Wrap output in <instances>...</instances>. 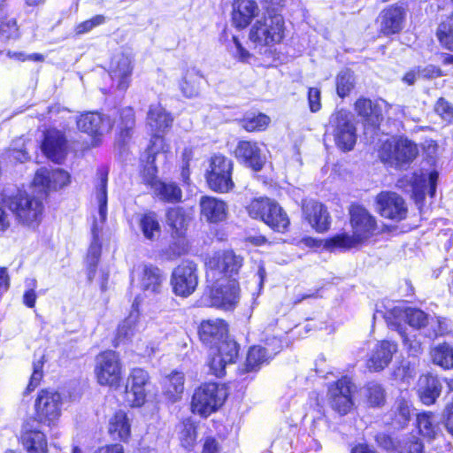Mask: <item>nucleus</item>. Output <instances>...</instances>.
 Returning a JSON list of instances; mask_svg holds the SVG:
<instances>
[{"label": "nucleus", "mask_w": 453, "mask_h": 453, "mask_svg": "<svg viewBox=\"0 0 453 453\" xmlns=\"http://www.w3.org/2000/svg\"><path fill=\"white\" fill-rule=\"evenodd\" d=\"M173 118L160 104H151L147 113V126L154 134L153 140L162 138L161 134L165 133L172 126Z\"/></svg>", "instance_id": "26"}, {"label": "nucleus", "mask_w": 453, "mask_h": 453, "mask_svg": "<svg viewBox=\"0 0 453 453\" xmlns=\"http://www.w3.org/2000/svg\"><path fill=\"white\" fill-rule=\"evenodd\" d=\"M22 443L27 453H48V445L43 433L34 429L30 422L23 426Z\"/></svg>", "instance_id": "33"}, {"label": "nucleus", "mask_w": 453, "mask_h": 453, "mask_svg": "<svg viewBox=\"0 0 453 453\" xmlns=\"http://www.w3.org/2000/svg\"><path fill=\"white\" fill-rule=\"evenodd\" d=\"M226 389L216 383H206L196 389L191 402V410L202 417H208L225 402Z\"/></svg>", "instance_id": "9"}, {"label": "nucleus", "mask_w": 453, "mask_h": 453, "mask_svg": "<svg viewBox=\"0 0 453 453\" xmlns=\"http://www.w3.org/2000/svg\"><path fill=\"white\" fill-rule=\"evenodd\" d=\"M76 125L80 131L93 139V145L96 146L100 138L111 130L113 122L108 115L89 111L77 117Z\"/></svg>", "instance_id": "14"}, {"label": "nucleus", "mask_w": 453, "mask_h": 453, "mask_svg": "<svg viewBox=\"0 0 453 453\" xmlns=\"http://www.w3.org/2000/svg\"><path fill=\"white\" fill-rule=\"evenodd\" d=\"M395 415L396 423H398L401 426L406 424L411 417L409 404L403 400L398 401L396 403V410Z\"/></svg>", "instance_id": "59"}, {"label": "nucleus", "mask_w": 453, "mask_h": 453, "mask_svg": "<svg viewBox=\"0 0 453 453\" xmlns=\"http://www.w3.org/2000/svg\"><path fill=\"white\" fill-rule=\"evenodd\" d=\"M242 257L231 250L217 252L206 262V281L215 282L220 279H235L242 266Z\"/></svg>", "instance_id": "8"}, {"label": "nucleus", "mask_w": 453, "mask_h": 453, "mask_svg": "<svg viewBox=\"0 0 453 453\" xmlns=\"http://www.w3.org/2000/svg\"><path fill=\"white\" fill-rule=\"evenodd\" d=\"M133 65L130 58L125 54H118L113 57L110 64L109 74L116 88L125 92L131 81Z\"/></svg>", "instance_id": "20"}, {"label": "nucleus", "mask_w": 453, "mask_h": 453, "mask_svg": "<svg viewBox=\"0 0 453 453\" xmlns=\"http://www.w3.org/2000/svg\"><path fill=\"white\" fill-rule=\"evenodd\" d=\"M62 403V396L58 391L41 390L35 401L38 420L47 426L55 424L61 415Z\"/></svg>", "instance_id": "13"}, {"label": "nucleus", "mask_w": 453, "mask_h": 453, "mask_svg": "<svg viewBox=\"0 0 453 453\" xmlns=\"http://www.w3.org/2000/svg\"><path fill=\"white\" fill-rule=\"evenodd\" d=\"M109 433L114 439L127 440L130 435L129 419L123 411H119L110 418Z\"/></svg>", "instance_id": "39"}, {"label": "nucleus", "mask_w": 453, "mask_h": 453, "mask_svg": "<svg viewBox=\"0 0 453 453\" xmlns=\"http://www.w3.org/2000/svg\"><path fill=\"white\" fill-rule=\"evenodd\" d=\"M139 227L143 236L148 240L153 241L160 236L161 226L157 214L153 211H148L141 215Z\"/></svg>", "instance_id": "41"}, {"label": "nucleus", "mask_w": 453, "mask_h": 453, "mask_svg": "<svg viewBox=\"0 0 453 453\" xmlns=\"http://www.w3.org/2000/svg\"><path fill=\"white\" fill-rule=\"evenodd\" d=\"M364 395L367 403L372 407H380L385 403V390L376 382L368 383L364 388Z\"/></svg>", "instance_id": "47"}, {"label": "nucleus", "mask_w": 453, "mask_h": 453, "mask_svg": "<svg viewBox=\"0 0 453 453\" xmlns=\"http://www.w3.org/2000/svg\"><path fill=\"white\" fill-rule=\"evenodd\" d=\"M404 10L401 6H391L383 10L379 17L380 31L384 35L398 33L403 28Z\"/></svg>", "instance_id": "32"}, {"label": "nucleus", "mask_w": 453, "mask_h": 453, "mask_svg": "<svg viewBox=\"0 0 453 453\" xmlns=\"http://www.w3.org/2000/svg\"><path fill=\"white\" fill-rule=\"evenodd\" d=\"M234 155L238 160L256 172L263 168L266 160L257 142L252 141H240L234 150Z\"/></svg>", "instance_id": "21"}, {"label": "nucleus", "mask_w": 453, "mask_h": 453, "mask_svg": "<svg viewBox=\"0 0 453 453\" xmlns=\"http://www.w3.org/2000/svg\"><path fill=\"white\" fill-rule=\"evenodd\" d=\"M96 198L98 203L99 221L95 219L92 226V242L89 245L87 255V265L88 270V280L95 276L96 269L101 256L100 233L102 226L107 219V174L102 173L100 182L96 186Z\"/></svg>", "instance_id": "2"}, {"label": "nucleus", "mask_w": 453, "mask_h": 453, "mask_svg": "<svg viewBox=\"0 0 453 453\" xmlns=\"http://www.w3.org/2000/svg\"><path fill=\"white\" fill-rule=\"evenodd\" d=\"M353 234L342 233L326 241L325 247L330 250L354 248L372 237L377 229L375 218L364 207L352 205L349 209Z\"/></svg>", "instance_id": "1"}, {"label": "nucleus", "mask_w": 453, "mask_h": 453, "mask_svg": "<svg viewBox=\"0 0 453 453\" xmlns=\"http://www.w3.org/2000/svg\"><path fill=\"white\" fill-rule=\"evenodd\" d=\"M190 217L183 208H170L166 212V223L172 230V234L181 236L187 230Z\"/></svg>", "instance_id": "35"}, {"label": "nucleus", "mask_w": 453, "mask_h": 453, "mask_svg": "<svg viewBox=\"0 0 453 453\" xmlns=\"http://www.w3.org/2000/svg\"><path fill=\"white\" fill-rule=\"evenodd\" d=\"M418 153L415 143L406 138H392L384 142L379 150V157L388 165L402 168L411 164Z\"/></svg>", "instance_id": "4"}, {"label": "nucleus", "mask_w": 453, "mask_h": 453, "mask_svg": "<svg viewBox=\"0 0 453 453\" xmlns=\"http://www.w3.org/2000/svg\"><path fill=\"white\" fill-rule=\"evenodd\" d=\"M70 181V175L62 169L48 170L41 168L35 173L34 185L42 190H57L66 186Z\"/></svg>", "instance_id": "24"}, {"label": "nucleus", "mask_w": 453, "mask_h": 453, "mask_svg": "<svg viewBox=\"0 0 453 453\" xmlns=\"http://www.w3.org/2000/svg\"><path fill=\"white\" fill-rule=\"evenodd\" d=\"M213 348L217 353H219L231 364L234 363L238 357L239 349L237 343L233 340L227 339V337L224 338Z\"/></svg>", "instance_id": "49"}, {"label": "nucleus", "mask_w": 453, "mask_h": 453, "mask_svg": "<svg viewBox=\"0 0 453 453\" xmlns=\"http://www.w3.org/2000/svg\"><path fill=\"white\" fill-rule=\"evenodd\" d=\"M196 265L185 261L178 265L172 273L171 283L174 293L180 296H190L198 285Z\"/></svg>", "instance_id": "17"}, {"label": "nucleus", "mask_w": 453, "mask_h": 453, "mask_svg": "<svg viewBox=\"0 0 453 453\" xmlns=\"http://www.w3.org/2000/svg\"><path fill=\"white\" fill-rule=\"evenodd\" d=\"M436 35L443 47L453 50V12L438 26Z\"/></svg>", "instance_id": "46"}, {"label": "nucleus", "mask_w": 453, "mask_h": 453, "mask_svg": "<svg viewBox=\"0 0 453 453\" xmlns=\"http://www.w3.org/2000/svg\"><path fill=\"white\" fill-rule=\"evenodd\" d=\"M355 389V385L347 377L331 384L327 393L331 407L341 415L347 414L354 404L352 395Z\"/></svg>", "instance_id": "16"}, {"label": "nucleus", "mask_w": 453, "mask_h": 453, "mask_svg": "<svg viewBox=\"0 0 453 453\" xmlns=\"http://www.w3.org/2000/svg\"><path fill=\"white\" fill-rule=\"evenodd\" d=\"M202 76L195 70H188L180 82V89L186 97H195L199 95Z\"/></svg>", "instance_id": "44"}, {"label": "nucleus", "mask_w": 453, "mask_h": 453, "mask_svg": "<svg viewBox=\"0 0 453 453\" xmlns=\"http://www.w3.org/2000/svg\"><path fill=\"white\" fill-rule=\"evenodd\" d=\"M207 284L211 306L224 311H232L237 306L241 290L235 279H220Z\"/></svg>", "instance_id": "10"}, {"label": "nucleus", "mask_w": 453, "mask_h": 453, "mask_svg": "<svg viewBox=\"0 0 453 453\" xmlns=\"http://www.w3.org/2000/svg\"><path fill=\"white\" fill-rule=\"evenodd\" d=\"M399 453H423V444L416 435L411 434L400 442Z\"/></svg>", "instance_id": "53"}, {"label": "nucleus", "mask_w": 453, "mask_h": 453, "mask_svg": "<svg viewBox=\"0 0 453 453\" xmlns=\"http://www.w3.org/2000/svg\"><path fill=\"white\" fill-rule=\"evenodd\" d=\"M142 325L139 321V311L133 304V310L130 311L128 317L125 319L119 326L117 331V340L124 342L133 337L136 332H139Z\"/></svg>", "instance_id": "37"}, {"label": "nucleus", "mask_w": 453, "mask_h": 453, "mask_svg": "<svg viewBox=\"0 0 453 453\" xmlns=\"http://www.w3.org/2000/svg\"><path fill=\"white\" fill-rule=\"evenodd\" d=\"M26 287L27 289L23 295V303L26 306L33 308L36 302L35 288L37 287V281L35 279H27L26 280Z\"/></svg>", "instance_id": "56"}, {"label": "nucleus", "mask_w": 453, "mask_h": 453, "mask_svg": "<svg viewBox=\"0 0 453 453\" xmlns=\"http://www.w3.org/2000/svg\"><path fill=\"white\" fill-rule=\"evenodd\" d=\"M120 123L118 127L122 135H128V131L134 126V111L130 107H126L119 111Z\"/></svg>", "instance_id": "51"}, {"label": "nucleus", "mask_w": 453, "mask_h": 453, "mask_svg": "<svg viewBox=\"0 0 453 453\" xmlns=\"http://www.w3.org/2000/svg\"><path fill=\"white\" fill-rule=\"evenodd\" d=\"M165 394L172 402L180 398L184 390V375L179 372H173L164 380Z\"/></svg>", "instance_id": "43"}, {"label": "nucleus", "mask_w": 453, "mask_h": 453, "mask_svg": "<svg viewBox=\"0 0 453 453\" xmlns=\"http://www.w3.org/2000/svg\"><path fill=\"white\" fill-rule=\"evenodd\" d=\"M196 439L195 427L192 425L185 426L181 431L180 441L185 448L191 447Z\"/></svg>", "instance_id": "61"}, {"label": "nucleus", "mask_w": 453, "mask_h": 453, "mask_svg": "<svg viewBox=\"0 0 453 453\" xmlns=\"http://www.w3.org/2000/svg\"><path fill=\"white\" fill-rule=\"evenodd\" d=\"M435 111L447 122L453 121V106L443 97L438 99Z\"/></svg>", "instance_id": "58"}, {"label": "nucleus", "mask_w": 453, "mask_h": 453, "mask_svg": "<svg viewBox=\"0 0 453 453\" xmlns=\"http://www.w3.org/2000/svg\"><path fill=\"white\" fill-rule=\"evenodd\" d=\"M265 345V347L253 346L250 349L246 359L248 371L256 370L282 349L281 342L278 338H273L272 342H266Z\"/></svg>", "instance_id": "29"}, {"label": "nucleus", "mask_w": 453, "mask_h": 453, "mask_svg": "<svg viewBox=\"0 0 453 453\" xmlns=\"http://www.w3.org/2000/svg\"><path fill=\"white\" fill-rule=\"evenodd\" d=\"M270 119L265 114H258L243 119L242 127L249 132L264 130L269 124Z\"/></svg>", "instance_id": "50"}, {"label": "nucleus", "mask_w": 453, "mask_h": 453, "mask_svg": "<svg viewBox=\"0 0 453 453\" xmlns=\"http://www.w3.org/2000/svg\"><path fill=\"white\" fill-rule=\"evenodd\" d=\"M388 324L400 327V320L404 319L414 328H422L428 324L429 316L422 310L412 307H405L404 303H399L388 308L384 315Z\"/></svg>", "instance_id": "15"}, {"label": "nucleus", "mask_w": 453, "mask_h": 453, "mask_svg": "<svg viewBox=\"0 0 453 453\" xmlns=\"http://www.w3.org/2000/svg\"><path fill=\"white\" fill-rule=\"evenodd\" d=\"M424 385L419 389V396L423 403L433 404L441 392V383L439 379L427 376L422 382Z\"/></svg>", "instance_id": "42"}, {"label": "nucleus", "mask_w": 453, "mask_h": 453, "mask_svg": "<svg viewBox=\"0 0 453 453\" xmlns=\"http://www.w3.org/2000/svg\"><path fill=\"white\" fill-rule=\"evenodd\" d=\"M7 56L10 58L17 59L19 61H26V60H31V61H36V62H42L44 60V58L42 54L39 53H33L30 55H25L23 52H17V51H8Z\"/></svg>", "instance_id": "63"}, {"label": "nucleus", "mask_w": 453, "mask_h": 453, "mask_svg": "<svg viewBox=\"0 0 453 453\" xmlns=\"http://www.w3.org/2000/svg\"><path fill=\"white\" fill-rule=\"evenodd\" d=\"M284 33L283 17L278 13H268L251 25L249 39L256 47L271 46L280 42L284 38Z\"/></svg>", "instance_id": "3"}, {"label": "nucleus", "mask_w": 453, "mask_h": 453, "mask_svg": "<svg viewBox=\"0 0 453 453\" xmlns=\"http://www.w3.org/2000/svg\"><path fill=\"white\" fill-rule=\"evenodd\" d=\"M4 203L22 225L31 228H35L39 225L43 210L40 199L19 192L16 196L4 198Z\"/></svg>", "instance_id": "5"}, {"label": "nucleus", "mask_w": 453, "mask_h": 453, "mask_svg": "<svg viewBox=\"0 0 453 453\" xmlns=\"http://www.w3.org/2000/svg\"><path fill=\"white\" fill-rule=\"evenodd\" d=\"M211 355L212 356L209 363L211 371L217 377H220L224 374L226 365L231 363L226 361V358L217 353L214 348L211 349Z\"/></svg>", "instance_id": "55"}, {"label": "nucleus", "mask_w": 453, "mask_h": 453, "mask_svg": "<svg viewBox=\"0 0 453 453\" xmlns=\"http://www.w3.org/2000/svg\"><path fill=\"white\" fill-rule=\"evenodd\" d=\"M259 12L257 4L253 0H235L233 4L232 21L238 28L246 27Z\"/></svg>", "instance_id": "31"}, {"label": "nucleus", "mask_w": 453, "mask_h": 453, "mask_svg": "<svg viewBox=\"0 0 453 453\" xmlns=\"http://www.w3.org/2000/svg\"><path fill=\"white\" fill-rule=\"evenodd\" d=\"M355 87L354 73L345 69L339 73L336 77V91L340 97L347 96Z\"/></svg>", "instance_id": "48"}, {"label": "nucleus", "mask_w": 453, "mask_h": 453, "mask_svg": "<svg viewBox=\"0 0 453 453\" xmlns=\"http://www.w3.org/2000/svg\"><path fill=\"white\" fill-rule=\"evenodd\" d=\"M321 93L320 90L317 88H311L308 92V101H309V106L310 110L312 112H316L320 110L321 108Z\"/></svg>", "instance_id": "60"}, {"label": "nucleus", "mask_w": 453, "mask_h": 453, "mask_svg": "<svg viewBox=\"0 0 453 453\" xmlns=\"http://www.w3.org/2000/svg\"><path fill=\"white\" fill-rule=\"evenodd\" d=\"M233 162L228 157L219 154L211 157L206 173L207 183L211 189L225 193L234 187L232 180Z\"/></svg>", "instance_id": "12"}, {"label": "nucleus", "mask_w": 453, "mask_h": 453, "mask_svg": "<svg viewBox=\"0 0 453 453\" xmlns=\"http://www.w3.org/2000/svg\"><path fill=\"white\" fill-rule=\"evenodd\" d=\"M355 111L365 121L372 126L377 125L382 118L379 106L367 98L357 99L355 103Z\"/></svg>", "instance_id": "40"}, {"label": "nucleus", "mask_w": 453, "mask_h": 453, "mask_svg": "<svg viewBox=\"0 0 453 453\" xmlns=\"http://www.w3.org/2000/svg\"><path fill=\"white\" fill-rule=\"evenodd\" d=\"M201 215L210 223L224 221L227 217V204L213 196H202L200 199Z\"/></svg>", "instance_id": "30"}, {"label": "nucleus", "mask_w": 453, "mask_h": 453, "mask_svg": "<svg viewBox=\"0 0 453 453\" xmlns=\"http://www.w3.org/2000/svg\"><path fill=\"white\" fill-rule=\"evenodd\" d=\"M228 326L225 320L220 319L203 321L199 327L200 339L212 349L224 338L227 337Z\"/></svg>", "instance_id": "28"}, {"label": "nucleus", "mask_w": 453, "mask_h": 453, "mask_svg": "<svg viewBox=\"0 0 453 453\" xmlns=\"http://www.w3.org/2000/svg\"><path fill=\"white\" fill-rule=\"evenodd\" d=\"M397 351V344L390 341H381L375 344L367 360V367L372 372L385 369Z\"/></svg>", "instance_id": "23"}, {"label": "nucleus", "mask_w": 453, "mask_h": 453, "mask_svg": "<svg viewBox=\"0 0 453 453\" xmlns=\"http://www.w3.org/2000/svg\"><path fill=\"white\" fill-rule=\"evenodd\" d=\"M42 150L49 159L61 163L66 155V141L64 134L56 129L48 130L44 135Z\"/></svg>", "instance_id": "25"}, {"label": "nucleus", "mask_w": 453, "mask_h": 453, "mask_svg": "<svg viewBox=\"0 0 453 453\" xmlns=\"http://www.w3.org/2000/svg\"><path fill=\"white\" fill-rule=\"evenodd\" d=\"M19 37V28L14 19L0 20V40L6 41Z\"/></svg>", "instance_id": "52"}, {"label": "nucleus", "mask_w": 453, "mask_h": 453, "mask_svg": "<svg viewBox=\"0 0 453 453\" xmlns=\"http://www.w3.org/2000/svg\"><path fill=\"white\" fill-rule=\"evenodd\" d=\"M402 339L403 344L407 347L408 350L411 355H417L421 352V343L416 340H411L405 332L402 331V328L397 329Z\"/></svg>", "instance_id": "62"}, {"label": "nucleus", "mask_w": 453, "mask_h": 453, "mask_svg": "<svg viewBox=\"0 0 453 453\" xmlns=\"http://www.w3.org/2000/svg\"><path fill=\"white\" fill-rule=\"evenodd\" d=\"M434 364L444 369L453 367V348L448 343L439 344L431 351Z\"/></svg>", "instance_id": "45"}, {"label": "nucleus", "mask_w": 453, "mask_h": 453, "mask_svg": "<svg viewBox=\"0 0 453 453\" xmlns=\"http://www.w3.org/2000/svg\"><path fill=\"white\" fill-rule=\"evenodd\" d=\"M376 208L382 217L395 221L405 219L408 211L403 198L391 191L380 192L376 196Z\"/></svg>", "instance_id": "18"}, {"label": "nucleus", "mask_w": 453, "mask_h": 453, "mask_svg": "<svg viewBox=\"0 0 453 453\" xmlns=\"http://www.w3.org/2000/svg\"><path fill=\"white\" fill-rule=\"evenodd\" d=\"M443 418L446 429L449 433L453 434V403L446 405Z\"/></svg>", "instance_id": "64"}, {"label": "nucleus", "mask_w": 453, "mask_h": 453, "mask_svg": "<svg viewBox=\"0 0 453 453\" xmlns=\"http://www.w3.org/2000/svg\"><path fill=\"white\" fill-rule=\"evenodd\" d=\"M94 372L101 386L118 388L122 380V365L117 352L106 350L98 354Z\"/></svg>", "instance_id": "11"}, {"label": "nucleus", "mask_w": 453, "mask_h": 453, "mask_svg": "<svg viewBox=\"0 0 453 453\" xmlns=\"http://www.w3.org/2000/svg\"><path fill=\"white\" fill-rule=\"evenodd\" d=\"M167 151L168 147L165 146L164 139L157 137L154 141H151V145L145 153L146 165L143 167L142 176L144 180L150 185L151 188L153 187V182L160 180L157 179V168L155 165L156 159L158 157H162L165 160Z\"/></svg>", "instance_id": "22"}, {"label": "nucleus", "mask_w": 453, "mask_h": 453, "mask_svg": "<svg viewBox=\"0 0 453 453\" xmlns=\"http://www.w3.org/2000/svg\"><path fill=\"white\" fill-rule=\"evenodd\" d=\"M151 188L155 196L164 202L178 203L181 200V189L174 182L156 181Z\"/></svg>", "instance_id": "38"}, {"label": "nucleus", "mask_w": 453, "mask_h": 453, "mask_svg": "<svg viewBox=\"0 0 453 453\" xmlns=\"http://www.w3.org/2000/svg\"><path fill=\"white\" fill-rule=\"evenodd\" d=\"M149 380L148 372L141 368H134L128 376L125 389V401L131 407H140L145 403V385Z\"/></svg>", "instance_id": "19"}, {"label": "nucleus", "mask_w": 453, "mask_h": 453, "mask_svg": "<svg viewBox=\"0 0 453 453\" xmlns=\"http://www.w3.org/2000/svg\"><path fill=\"white\" fill-rule=\"evenodd\" d=\"M327 132L332 134L336 146L349 151L357 142V129L353 115L346 110L335 111L329 118Z\"/></svg>", "instance_id": "6"}, {"label": "nucleus", "mask_w": 453, "mask_h": 453, "mask_svg": "<svg viewBox=\"0 0 453 453\" xmlns=\"http://www.w3.org/2000/svg\"><path fill=\"white\" fill-rule=\"evenodd\" d=\"M417 426L419 434L429 440L436 438L441 433L437 417L432 412H423L417 415Z\"/></svg>", "instance_id": "36"}, {"label": "nucleus", "mask_w": 453, "mask_h": 453, "mask_svg": "<svg viewBox=\"0 0 453 453\" xmlns=\"http://www.w3.org/2000/svg\"><path fill=\"white\" fill-rule=\"evenodd\" d=\"M105 18L103 15H96L90 19L85 20L78 24L75 27V33L77 35H82L91 31L94 27L104 23Z\"/></svg>", "instance_id": "57"}, {"label": "nucleus", "mask_w": 453, "mask_h": 453, "mask_svg": "<svg viewBox=\"0 0 453 453\" xmlns=\"http://www.w3.org/2000/svg\"><path fill=\"white\" fill-rule=\"evenodd\" d=\"M43 361L42 359L37 360L33 365V373L30 377L29 383L25 390V394H29L34 391L40 384L42 376Z\"/></svg>", "instance_id": "54"}, {"label": "nucleus", "mask_w": 453, "mask_h": 453, "mask_svg": "<svg viewBox=\"0 0 453 453\" xmlns=\"http://www.w3.org/2000/svg\"><path fill=\"white\" fill-rule=\"evenodd\" d=\"M140 288L150 293H157L162 286L164 276L161 271L151 265H143L139 273Z\"/></svg>", "instance_id": "34"}, {"label": "nucleus", "mask_w": 453, "mask_h": 453, "mask_svg": "<svg viewBox=\"0 0 453 453\" xmlns=\"http://www.w3.org/2000/svg\"><path fill=\"white\" fill-rule=\"evenodd\" d=\"M247 211L250 217L262 219L274 231L283 233L289 226L288 217L283 209L269 198L253 200Z\"/></svg>", "instance_id": "7"}, {"label": "nucleus", "mask_w": 453, "mask_h": 453, "mask_svg": "<svg viewBox=\"0 0 453 453\" xmlns=\"http://www.w3.org/2000/svg\"><path fill=\"white\" fill-rule=\"evenodd\" d=\"M303 212L309 224L318 232L326 231L329 227V213L324 205L314 200H305Z\"/></svg>", "instance_id": "27"}]
</instances>
